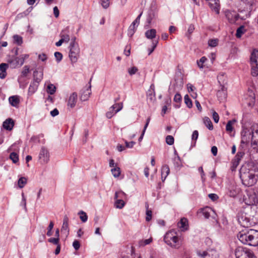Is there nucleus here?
<instances>
[{
  "instance_id": "f257e3e1",
  "label": "nucleus",
  "mask_w": 258,
  "mask_h": 258,
  "mask_svg": "<svg viewBox=\"0 0 258 258\" xmlns=\"http://www.w3.org/2000/svg\"><path fill=\"white\" fill-rule=\"evenodd\" d=\"M240 178L243 184L246 186L254 185L258 179V169L249 168L248 166H242L240 169Z\"/></svg>"
},
{
  "instance_id": "f03ea898",
  "label": "nucleus",
  "mask_w": 258,
  "mask_h": 258,
  "mask_svg": "<svg viewBox=\"0 0 258 258\" xmlns=\"http://www.w3.org/2000/svg\"><path fill=\"white\" fill-rule=\"evenodd\" d=\"M257 236L258 231L253 229H249L247 232L242 231L237 235L238 239L242 243L251 246L257 245Z\"/></svg>"
},
{
  "instance_id": "7ed1b4c3",
  "label": "nucleus",
  "mask_w": 258,
  "mask_h": 258,
  "mask_svg": "<svg viewBox=\"0 0 258 258\" xmlns=\"http://www.w3.org/2000/svg\"><path fill=\"white\" fill-rule=\"evenodd\" d=\"M256 127L255 124H253L249 129H245L241 132V144H247L250 141L252 145L256 143V133L254 132V128Z\"/></svg>"
},
{
  "instance_id": "20e7f679",
  "label": "nucleus",
  "mask_w": 258,
  "mask_h": 258,
  "mask_svg": "<svg viewBox=\"0 0 258 258\" xmlns=\"http://www.w3.org/2000/svg\"><path fill=\"white\" fill-rule=\"evenodd\" d=\"M164 240L167 244L176 249L179 248L181 244L180 238L173 231L167 232L164 236Z\"/></svg>"
},
{
  "instance_id": "39448f33",
  "label": "nucleus",
  "mask_w": 258,
  "mask_h": 258,
  "mask_svg": "<svg viewBox=\"0 0 258 258\" xmlns=\"http://www.w3.org/2000/svg\"><path fill=\"white\" fill-rule=\"evenodd\" d=\"M234 254L236 258H256L252 250L243 246H237Z\"/></svg>"
},
{
  "instance_id": "423d86ee",
  "label": "nucleus",
  "mask_w": 258,
  "mask_h": 258,
  "mask_svg": "<svg viewBox=\"0 0 258 258\" xmlns=\"http://www.w3.org/2000/svg\"><path fill=\"white\" fill-rule=\"evenodd\" d=\"M69 57L72 63H76L78 59L80 48L77 43L71 41L70 46Z\"/></svg>"
},
{
  "instance_id": "0eeeda50",
  "label": "nucleus",
  "mask_w": 258,
  "mask_h": 258,
  "mask_svg": "<svg viewBox=\"0 0 258 258\" xmlns=\"http://www.w3.org/2000/svg\"><path fill=\"white\" fill-rule=\"evenodd\" d=\"M250 63L251 66V75L258 76V50H254L251 54Z\"/></svg>"
},
{
  "instance_id": "6e6552de",
  "label": "nucleus",
  "mask_w": 258,
  "mask_h": 258,
  "mask_svg": "<svg viewBox=\"0 0 258 258\" xmlns=\"http://www.w3.org/2000/svg\"><path fill=\"white\" fill-rule=\"evenodd\" d=\"M217 80L221 87L220 90L218 91V95L219 96L221 93H223V97H225L226 90L225 85L227 83V76L225 73H220L217 76Z\"/></svg>"
},
{
  "instance_id": "1a4fd4ad",
  "label": "nucleus",
  "mask_w": 258,
  "mask_h": 258,
  "mask_svg": "<svg viewBox=\"0 0 258 258\" xmlns=\"http://www.w3.org/2000/svg\"><path fill=\"white\" fill-rule=\"evenodd\" d=\"M225 16L231 24H234L239 19V15L234 11L227 10L225 11Z\"/></svg>"
},
{
  "instance_id": "9d476101",
  "label": "nucleus",
  "mask_w": 258,
  "mask_h": 258,
  "mask_svg": "<svg viewBox=\"0 0 258 258\" xmlns=\"http://www.w3.org/2000/svg\"><path fill=\"white\" fill-rule=\"evenodd\" d=\"M244 201L245 204L248 205H255L258 203L257 198L256 197L255 192H253L252 190L248 192Z\"/></svg>"
},
{
  "instance_id": "9b49d317",
  "label": "nucleus",
  "mask_w": 258,
  "mask_h": 258,
  "mask_svg": "<svg viewBox=\"0 0 258 258\" xmlns=\"http://www.w3.org/2000/svg\"><path fill=\"white\" fill-rule=\"evenodd\" d=\"M238 221L239 223L244 227H248L251 225L249 218L247 217L246 214L243 213L238 214Z\"/></svg>"
},
{
  "instance_id": "f8f14e48",
  "label": "nucleus",
  "mask_w": 258,
  "mask_h": 258,
  "mask_svg": "<svg viewBox=\"0 0 258 258\" xmlns=\"http://www.w3.org/2000/svg\"><path fill=\"white\" fill-rule=\"evenodd\" d=\"M142 15V13H141L137 18L134 21V22L132 23V24L130 26L128 30H127V35L130 37H132V36L134 34L135 31H136L137 27L140 23V19L141 16Z\"/></svg>"
},
{
  "instance_id": "ddd939ff",
  "label": "nucleus",
  "mask_w": 258,
  "mask_h": 258,
  "mask_svg": "<svg viewBox=\"0 0 258 258\" xmlns=\"http://www.w3.org/2000/svg\"><path fill=\"white\" fill-rule=\"evenodd\" d=\"M208 2L209 5L213 11L217 14H219L220 5L219 0H206Z\"/></svg>"
},
{
  "instance_id": "4468645a",
  "label": "nucleus",
  "mask_w": 258,
  "mask_h": 258,
  "mask_svg": "<svg viewBox=\"0 0 258 258\" xmlns=\"http://www.w3.org/2000/svg\"><path fill=\"white\" fill-rule=\"evenodd\" d=\"M147 101L150 103H154L156 100L154 84L150 86V89L147 93Z\"/></svg>"
},
{
  "instance_id": "2eb2a0df",
  "label": "nucleus",
  "mask_w": 258,
  "mask_h": 258,
  "mask_svg": "<svg viewBox=\"0 0 258 258\" xmlns=\"http://www.w3.org/2000/svg\"><path fill=\"white\" fill-rule=\"evenodd\" d=\"M39 159L43 163H46L49 161V153L47 149L42 148L39 155Z\"/></svg>"
},
{
  "instance_id": "dca6fc26",
  "label": "nucleus",
  "mask_w": 258,
  "mask_h": 258,
  "mask_svg": "<svg viewBox=\"0 0 258 258\" xmlns=\"http://www.w3.org/2000/svg\"><path fill=\"white\" fill-rule=\"evenodd\" d=\"M91 93V85L87 88H84L81 90L80 99L82 101L87 100Z\"/></svg>"
},
{
  "instance_id": "f3484780",
  "label": "nucleus",
  "mask_w": 258,
  "mask_h": 258,
  "mask_svg": "<svg viewBox=\"0 0 258 258\" xmlns=\"http://www.w3.org/2000/svg\"><path fill=\"white\" fill-rule=\"evenodd\" d=\"M78 95L76 92L71 94L68 101V106L71 108H74L77 103Z\"/></svg>"
},
{
  "instance_id": "a211bd4d",
  "label": "nucleus",
  "mask_w": 258,
  "mask_h": 258,
  "mask_svg": "<svg viewBox=\"0 0 258 258\" xmlns=\"http://www.w3.org/2000/svg\"><path fill=\"white\" fill-rule=\"evenodd\" d=\"M25 58L23 57H15L14 59H12L9 61L10 65L12 68H16L18 66H22L24 62Z\"/></svg>"
},
{
  "instance_id": "6ab92c4d",
  "label": "nucleus",
  "mask_w": 258,
  "mask_h": 258,
  "mask_svg": "<svg viewBox=\"0 0 258 258\" xmlns=\"http://www.w3.org/2000/svg\"><path fill=\"white\" fill-rule=\"evenodd\" d=\"M15 124L14 121L11 118H9L5 120L3 123V127L7 131L12 130Z\"/></svg>"
},
{
  "instance_id": "aec40b11",
  "label": "nucleus",
  "mask_w": 258,
  "mask_h": 258,
  "mask_svg": "<svg viewBox=\"0 0 258 258\" xmlns=\"http://www.w3.org/2000/svg\"><path fill=\"white\" fill-rule=\"evenodd\" d=\"M69 219L67 215H65L63 219V223L61 227V231H65L67 235L69 234Z\"/></svg>"
},
{
  "instance_id": "412c9836",
  "label": "nucleus",
  "mask_w": 258,
  "mask_h": 258,
  "mask_svg": "<svg viewBox=\"0 0 258 258\" xmlns=\"http://www.w3.org/2000/svg\"><path fill=\"white\" fill-rule=\"evenodd\" d=\"M170 173V169L167 165H164L161 168V179L164 181Z\"/></svg>"
},
{
  "instance_id": "4be33fe9",
  "label": "nucleus",
  "mask_w": 258,
  "mask_h": 258,
  "mask_svg": "<svg viewBox=\"0 0 258 258\" xmlns=\"http://www.w3.org/2000/svg\"><path fill=\"white\" fill-rule=\"evenodd\" d=\"M39 83L33 81L31 83L28 89V95H31L37 90Z\"/></svg>"
},
{
  "instance_id": "5701e85b",
  "label": "nucleus",
  "mask_w": 258,
  "mask_h": 258,
  "mask_svg": "<svg viewBox=\"0 0 258 258\" xmlns=\"http://www.w3.org/2000/svg\"><path fill=\"white\" fill-rule=\"evenodd\" d=\"M177 226L182 231L187 230L188 228L187 219L185 218H181L177 223Z\"/></svg>"
},
{
  "instance_id": "b1692460",
  "label": "nucleus",
  "mask_w": 258,
  "mask_h": 258,
  "mask_svg": "<svg viewBox=\"0 0 258 258\" xmlns=\"http://www.w3.org/2000/svg\"><path fill=\"white\" fill-rule=\"evenodd\" d=\"M9 101L10 104L14 107H17L20 103L19 97L17 95L10 97Z\"/></svg>"
},
{
  "instance_id": "393cba45",
  "label": "nucleus",
  "mask_w": 258,
  "mask_h": 258,
  "mask_svg": "<svg viewBox=\"0 0 258 258\" xmlns=\"http://www.w3.org/2000/svg\"><path fill=\"white\" fill-rule=\"evenodd\" d=\"M43 72L35 71L33 73L34 80L33 81L39 83L43 79Z\"/></svg>"
},
{
  "instance_id": "a878e982",
  "label": "nucleus",
  "mask_w": 258,
  "mask_h": 258,
  "mask_svg": "<svg viewBox=\"0 0 258 258\" xmlns=\"http://www.w3.org/2000/svg\"><path fill=\"white\" fill-rule=\"evenodd\" d=\"M8 67V64L5 63L0 64V78L4 79L7 75L6 70Z\"/></svg>"
},
{
  "instance_id": "bb28decb",
  "label": "nucleus",
  "mask_w": 258,
  "mask_h": 258,
  "mask_svg": "<svg viewBox=\"0 0 258 258\" xmlns=\"http://www.w3.org/2000/svg\"><path fill=\"white\" fill-rule=\"evenodd\" d=\"M145 36L149 39H153L156 37V30L155 29H151L145 32Z\"/></svg>"
},
{
  "instance_id": "cd10ccee",
  "label": "nucleus",
  "mask_w": 258,
  "mask_h": 258,
  "mask_svg": "<svg viewBox=\"0 0 258 258\" xmlns=\"http://www.w3.org/2000/svg\"><path fill=\"white\" fill-rule=\"evenodd\" d=\"M201 212L205 218L208 219L211 216V213H214V211L212 208L206 207L203 209Z\"/></svg>"
},
{
  "instance_id": "c85d7f7f",
  "label": "nucleus",
  "mask_w": 258,
  "mask_h": 258,
  "mask_svg": "<svg viewBox=\"0 0 258 258\" xmlns=\"http://www.w3.org/2000/svg\"><path fill=\"white\" fill-rule=\"evenodd\" d=\"M67 31V30H64L61 31L60 34V36L62 40H63V42L68 43L70 41V36L67 33H65Z\"/></svg>"
},
{
  "instance_id": "c756f323",
  "label": "nucleus",
  "mask_w": 258,
  "mask_h": 258,
  "mask_svg": "<svg viewBox=\"0 0 258 258\" xmlns=\"http://www.w3.org/2000/svg\"><path fill=\"white\" fill-rule=\"evenodd\" d=\"M203 121L209 130H212L213 129L212 122L208 117H205L203 118Z\"/></svg>"
},
{
  "instance_id": "7c9ffc66",
  "label": "nucleus",
  "mask_w": 258,
  "mask_h": 258,
  "mask_svg": "<svg viewBox=\"0 0 258 258\" xmlns=\"http://www.w3.org/2000/svg\"><path fill=\"white\" fill-rule=\"evenodd\" d=\"M123 108V104L122 103H115L114 105H113L112 106L110 107V109H111L112 111H113L115 108H116V109L115 110V113H116L117 112L120 111Z\"/></svg>"
},
{
  "instance_id": "2f4dec72",
  "label": "nucleus",
  "mask_w": 258,
  "mask_h": 258,
  "mask_svg": "<svg viewBox=\"0 0 258 258\" xmlns=\"http://www.w3.org/2000/svg\"><path fill=\"white\" fill-rule=\"evenodd\" d=\"M27 182V178L25 177H20L18 181V185L19 188H22Z\"/></svg>"
},
{
  "instance_id": "473e14b6",
  "label": "nucleus",
  "mask_w": 258,
  "mask_h": 258,
  "mask_svg": "<svg viewBox=\"0 0 258 258\" xmlns=\"http://www.w3.org/2000/svg\"><path fill=\"white\" fill-rule=\"evenodd\" d=\"M197 254L198 256L203 258H210V251L197 250Z\"/></svg>"
},
{
  "instance_id": "72a5a7b5",
  "label": "nucleus",
  "mask_w": 258,
  "mask_h": 258,
  "mask_svg": "<svg viewBox=\"0 0 258 258\" xmlns=\"http://www.w3.org/2000/svg\"><path fill=\"white\" fill-rule=\"evenodd\" d=\"M246 31L245 27L243 25L240 26L236 31V36L237 38H240L242 35Z\"/></svg>"
},
{
  "instance_id": "f704fd0d",
  "label": "nucleus",
  "mask_w": 258,
  "mask_h": 258,
  "mask_svg": "<svg viewBox=\"0 0 258 258\" xmlns=\"http://www.w3.org/2000/svg\"><path fill=\"white\" fill-rule=\"evenodd\" d=\"M116 201L115 202V206L116 208L121 209H122L125 205V203L122 199H115Z\"/></svg>"
},
{
  "instance_id": "c9c22d12",
  "label": "nucleus",
  "mask_w": 258,
  "mask_h": 258,
  "mask_svg": "<svg viewBox=\"0 0 258 258\" xmlns=\"http://www.w3.org/2000/svg\"><path fill=\"white\" fill-rule=\"evenodd\" d=\"M46 91L48 94L53 95L56 91V87L53 84H49L47 87Z\"/></svg>"
},
{
  "instance_id": "e433bc0d",
  "label": "nucleus",
  "mask_w": 258,
  "mask_h": 258,
  "mask_svg": "<svg viewBox=\"0 0 258 258\" xmlns=\"http://www.w3.org/2000/svg\"><path fill=\"white\" fill-rule=\"evenodd\" d=\"M111 171L114 177H119L121 172L120 168L116 167V166L115 167L111 169Z\"/></svg>"
},
{
  "instance_id": "4c0bfd02",
  "label": "nucleus",
  "mask_w": 258,
  "mask_h": 258,
  "mask_svg": "<svg viewBox=\"0 0 258 258\" xmlns=\"http://www.w3.org/2000/svg\"><path fill=\"white\" fill-rule=\"evenodd\" d=\"M207 60V58L205 56L202 57L199 60L197 61L198 67L200 69H203L204 67V63Z\"/></svg>"
},
{
  "instance_id": "58836bf2",
  "label": "nucleus",
  "mask_w": 258,
  "mask_h": 258,
  "mask_svg": "<svg viewBox=\"0 0 258 258\" xmlns=\"http://www.w3.org/2000/svg\"><path fill=\"white\" fill-rule=\"evenodd\" d=\"M13 39L14 42L19 45L23 43L22 37L18 35H14Z\"/></svg>"
},
{
  "instance_id": "ea45409f",
  "label": "nucleus",
  "mask_w": 258,
  "mask_h": 258,
  "mask_svg": "<svg viewBox=\"0 0 258 258\" xmlns=\"http://www.w3.org/2000/svg\"><path fill=\"white\" fill-rule=\"evenodd\" d=\"M126 196V194L122 191H117L115 194L114 199L123 200Z\"/></svg>"
},
{
  "instance_id": "a19ab883",
  "label": "nucleus",
  "mask_w": 258,
  "mask_h": 258,
  "mask_svg": "<svg viewBox=\"0 0 258 258\" xmlns=\"http://www.w3.org/2000/svg\"><path fill=\"white\" fill-rule=\"evenodd\" d=\"M146 208L147 209L146 220L147 221H150L152 219V212L151 210L148 209V208H149L148 204H146Z\"/></svg>"
},
{
  "instance_id": "79ce46f5",
  "label": "nucleus",
  "mask_w": 258,
  "mask_h": 258,
  "mask_svg": "<svg viewBox=\"0 0 258 258\" xmlns=\"http://www.w3.org/2000/svg\"><path fill=\"white\" fill-rule=\"evenodd\" d=\"M184 103H185L186 106L189 108H191L192 106V101L191 99L189 98L188 95H186L184 96Z\"/></svg>"
},
{
  "instance_id": "37998d69",
  "label": "nucleus",
  "mask_w": 258,
  "mask_h": 258,
  "mask_svg": "<svg viewBox=\"0 0 258 258\" xmlns=\"http://www.w3.org/2000/svg\"><path fill=\"white\" fill-rule=\"evenodd\" d=\"M10 158L14 163H17L19 161L18 155L15 152H12L10 154Z\"/></svg>"
},
{
  "instance_id": "c03bdc74",
  "label": "nucleus",
  "mask_w": 258,
  "mask_h": 258,
  "mask_svg": "<svg viewBox=\"0 0 258 258\" xmlns=\"http://www.w3.org/2000/svg\"><path fill=\"white\" fill-rule=\"evenodd\" d=\"M78 214L80 215V218L83 222H86L87 221L88 216L85 212L81 211Z\"/></svg>"
},
{
  "instance_id": "a18cd8bd",
  "label": "nucleus",
  "mask_w": 258,
  "mask_h": 258,
  "mask_svg": "<svg viewBox=\"0 0 258 258\" xmlns=\"http://www.w3.org/2000/svg\"><path fill=\"white\" fill-rule=\"evenodd\" d=\"M235 122V120H229L228 121L226 126V130L228 132H231L233 130V127L232 124L233 123Z\"/></svg>"
},
{
  "instance_id": "49530a36",
  "label": "nucleus",
  "mask_w": 258,
  "mask_h": 258,
  "mask_svg": "<svg viewBox=\"0 0 258 258\" xmlns=\"http://www.w3.org/2000/svg\"><path fill=\"white\" fill-rule=\"evenodd\" d=\"M152 241V238H150L149 239L141 240L139 242V245L140 246H144L147 244H150Z\"/></svg>"
},
{
  "instance_id": "de8ad7c7",
  "label": "nucleus",
  "mask_w": 258,
  "mask_h": 258,
  "mask_svg": "<svg viewBox=\"0 0 258 258\" xmlns=\"http://www.w3.org/2000/svg\"><path fill=\"white\" fill-rule=\"evenodd\" d=\"M238 193L237 189L234 186L232 187L231 189L229 190V195L231 197H235Z\"/></svg>"
},
{
  "instance_id": "09e8293b",
  "label": "nucleus",
  "mask_w": 258,
  "mask_h": 258,
  "mask_svg": "<svg viewBox=\"0 0 258 258\" xmlns=\"http://www.w3.org/2000/svg\"><path fill=\"white\" fill-rule=\"evenodd\" d=\"M244 155V152H238L235 157H234V159L233 160L235 161H238V162L239 163V161L241 160V158Z\"/></svg>"
},
{
  "instance_id": "8fccbe9b",
  "label": "nucleus",
  "mask_w": 258,
  "mask_h": 258,
  "mask_svg": "<svg viewBox=\"0 0 258 258\" xmlns=\"http://www.w3.org/2000/svg\"><path fill=\"white\" fill-rule=\"evenodd\" d=\"M53 226H54V224L53 223L52 221H51L48 225V231L47 232V235L48 236H50L52 235V229H53Z\"/></svg>"
},
{
  "instance_id": "3c124183",
  "label": "nucleus",
  "mask_w": 258,
  "mask_h": 258,
  "mask_svg": "<svg viewBox=\"0 0 258 258\" xmlns=\"http://www.w3.org/2000/svg\"><path fill=\"white\" fill-rule=\"evenodd\" d=\"M174 138L172 136L168 135L166 138V143L169 145L174 144Z\"/></svg>"
},
{
  "instance_id": "603ef678",
  "label": "nucleus",
  "mask_w": 258,
  "mask_h": 258,
  "mask_svg": "<svg viewBox=\"0 0 258 258\" xmlns=\"http://www.w3.org/2000/svg\"><path fill=\"white\" fill-rule=\"evenodd\" d=\"M22 201L21 202V206L23 207V208L24 210L26 211H27V207H26V199L24 196V194L23 192L22 193Z\"/></svg>"
},
{
  "instance_id": "864d4df0",
  "label": "nucleus",
  "mask_w": 258,
  "mask_h": 258,
  "mask_svg": "<svg viewBox=\"0 0 258 258\" xmlns=\"http://www.w3.org/2000/svg\"><path fill=\"white\" fill-rule=\"evenodd\" d=\"M218 39H210L208 41V45L209 46L211 47H215L218 45Z\"/></svg>"
},
{
  "instance_id": "5fc2aeb1",
  "label": "nucleus",
  "mask_w": 258,
  "mask_h": 258,
  "mask_svg": "<svg viewBox=\"0 0 258 258\" xmlns=\"http://www.w3.org/2000/svg\"><path fill=\"white\" fill-rule=\"evenodd\" d=\"M195 30V27H194V25H192V24H190L188 28V30H187V33H186V36L189 38L190 37V35L192 33V32H194Z\"/></svg>"
},
{
  "instance_id": "6e6d98bb",
  "label": "nucleus",
  "mask_w": 258,
  "mask_h": 258,
  "mask_svg": "<svg viewBox=\"0 0 258 258\" xmlns=\"http://www.w3.org/2000/svg\"><path fill=\"white\" fill-rule=\"evenodd\" d=\"M110 0H101V4L102 7L104 9H107L109 7L110 5Z\"/></svg>"
},
{
  "instance_id": "4d7b16f0",
  "label": "nucleus",
  "mask_w": 258,
  "mask_h": 258,
  "mask_svg": "<svg viewBox=\"0 0 258 258\" xmlns=\"http://www.w3.org/2000/svg\"><path fill=\"white\" fill-rule=\"evenodd\" d=\"M59 238H50L48 239V241L49 242L52 243L55 245H59Z\"/></svg>"
},
{
  "instance_id": "13d9d810",
  "label": "nucleus",
  "mask_w": 258,
  "mask_h": 258,
  "mask_svg": "<svg viewBox=\"0 0 258 258\" xmlns=\"http://www.w3.org/2000/svg\"><path fill=\"white\" fill-rule=\"evenodd\" d=\"M158 43V40L157 41H153L152 42V48H151V49H148V51H149V53H148V55H150L152 52L154 50L155 48L157 46V45Z\"/></svg>"
},
{
  "instance_id": "bf43d9fd",
  "label": "nucleus",
  "mask_w": 258,
  "mask_h": 258,
  "mask_svg": "<svg viewBox=\"0 0 258 258\" xmlns=\"http://www.w3.org/2000/svg\"><path fill=\"white\" fill-rule=\"evenodd\" d=\"M138 69L136 67H133L131 68L128 69V73L130 75H133L135 74L138 71Z\"/></svg>"
},
{
  "instance_id": "052dcab7",
  "label": "nucleus",
  "mask_w": 258,
  "mask_h": 258,
  "mask_svg": "<svg viewBox=\"0 0 258 258\" xmlns=\"http://www.w3.org/2000/svg\"><path fill=\"white\" fill-rule=\"evenodd\" d=\"M182 97L179 93H177L174 97L173 100L175 102L180 103L181 101Z\"/></svg>"
},
{
  "instance_id": "680f3d73",
  "label": "nucleus",
  "mask_w": 258,
  "mask_h": 258,
  "mask_svg": "<svg viewBox=\"0 0 258 258\" xmlns=\"http://www.w3.org/2000/svg\"><path fill=\"white\" fill-rule=\"evenodd\" d=\"M54 56L57 62H59L62 58V54L59 52H55L54 53Z\"/></svg>"
},
{
  "instance_id": "e2e57ef3",
  "label": "nucleus",
  "mask_w": 258,
  "mask_h": 258,
  "mask_svg": "<svg viewBox=\"0 0 258 258\" xmlns=\"http://www.w3.org/2000/svg\"><path fill=\"white\" fill-rule=\"evenodd\" d=\"M125 148H132L136 144V142L134 141H131L130 142H128L126 141H125Z\"/></svg>"
},
{
  "instance_id": "0e129e2a",
  "label": "nucleus",
  "mask_w": 258,
  "mask_h": 258,
  "mask_svg": "<svg viewBox=\"0 0 258 258\" xmlns=\"http://www.w3.org/2000/svg\"><path fill=\"white\" fill-rule=\"evenodd\" d=\"M73 246L74 249L76 250H77L80 247V243L78 240H75L74 241V242L73 243Z\"/></svg>"
},
{
  "instance_id": "69168bd1",
  "label": "nucleus",
  "mask_w": 258,
  "mask_h": 258,
  "mask_svg": "<svg viewBox=\"0 0 258 258\" xmlns=\"http://www.w3.org/2000/svg\"><path fill=\"white\" fill-rule=\"evenodd\" d=\"M213 119L216 123H218L219 120V116L218 114L215 111H213Z\"/></svg>"
},
{
  "instance_id": "338daca9",
  "label": "nucleus",
  "mask_w": 258,
  "mask_h": 258,
  "mask_svg": "<svg viewBox=\"0 0 258 258\" xmlns=\"http://www.w3.org/2000/svg\"><path fill=\"white\" fill-rule=\"evenodd\" d=\"M198 170H199V172L201 173V178L202 179V181L204 182L205 181V174L204 173V170H203V167L201 166V167H200L198 169Z\"/></svg>"
},
{
  "instance_id": "774afa93",
  "label": "nucleus",
  "mask_w": 258,
  "mask_h": 258,
  "mask_svg": "<svg viewBox=\"0 0 258 258\" xmlns=\"http://www.w3.org/2000/svg\"><path fill=\"white\" fill-rule=\"evenodd\" d=\"M256 127L254 128V132L255 133H256L255 135L256 136V143L255 144V145H256L258 147V124H255Z\"/></svg>"
}]
</instances>
